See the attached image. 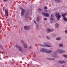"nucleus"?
<instances>
[{"label":"nucleus","mask_w":67,"mask_h":67,"mask_svg":"<svg viewBox=\"0 0 67 67\" xmlns=\"http://www.w3.org/2000/svg\"><path fill=\"white\" fill-rule=\"evenodd\" d=\"M44 45L46 47H53L52 46L51 44L46 42H45L44 43Z\"/></svg>","instance_id":"f257e3e1"},{"label":"nucleus","mask_w":67,"mask_h":67,"mask_svg":"<svg viewBox=\"0 0 67 67\" xmlns=\"http://www.w3.org/2000/svg\"><path fill=\"white\" fill-rule=\"evenodd\" d=\"M40 52H41V53H45L46 52L47 53H51L52 52V51H40Z\"/></svg>","instance_id":"f03ea898"},{"label":"nucleus","mask_w":67,"mask_h":67,"mask_svg":"<svg viewBox=\"0 0 67 67\" xmlns=\"http://www.w3.org/2000/svg\"><path fill=\"white\" fill-rule=\"evenodd\" d=\"M20 9L21 10H22V12H21V15H22V16H23L25 12L26 11H25V10L23 9L21 7L20 8Z\"/></svg>","instance_id":"7ed1b4c3"},{"label":"nucleus","mask_w":67,"mask_h":67,"mask_svg":"<svg viewBox=\"0 0 67 67\" xmlns=\"http://www.w3.org/2000/svg\"><path fill=\"white\" fill-rule=\"evenodd\" d=\"M15 47L17 48H18V49H19V51H21L22 50V48L21 46H19V45L17 44H16L15 45Z\"/></svg>","instance_id":"20e7f679"},{"label":"nucleus","mask_w":67,"mask_h":67,"mask_svg":"<svg viewBox=\"0 0 67 67\" xmlns=\"http://www.w3.org/2000/svg\"><path fill=\"white\" fill-rule=\"evenodd\" d=\"M55 15L56 16L57 18H58L57 20H59V18H60V15H59V13H58L57 14L56 13L55 14Z\"/></svg>","instance_id":"39448f33"},{"label":"nucleus","mask_w":67,"mask_h":67,"mask_svg":"<svg viewBox=\"0 0 67 67\" xmlns=\"http://www.w3.org/2000/svg\"><path fill=\"white\" fill-rule=\"evenodd\" d=\"M53 29H49L48 28L47 29V32L48 33H49L51 32H53Z\"/></svg>","instance_id":"423d86ee"},{"label":"nucleus","mask_w":67,"mask_h":67,"mask_svg":"<svg viewBox=\"0 0 67 67\" xmlns=\"http://www.w3.org/2000/svg\"><path fill=\"white\" fill-rule=\"evenodd\" d=\"M24 29L26 30H29L30 29V26H25L24 27Z\"/></svg>","instance_id":"0eeeda50"},{"label":"nucleus","mask_w":67,"mask_h":67,"mask_svg":"<svg viewBox=\"0 0 67 67\" xmlns=\"http://www.w3.org/2000/svg\"><path fill=\"white\" fill-rule=\"evenodd\" d=\"M40 18H41V17L39 16H37V19L36 21L38 23L40 22Z\"/></svg>","instance_id":"6e6552de"},{"label":"nucleus","mask_w":67,"mask_h":67,"mask_svg":"<svg viewBox=\"0 0 67 67\" xmlns=\"http://www.w3.org/2000/svg\"><path fill=\"white\" fill-rule=\"evenodd\" d=\"M29 12L27 13L26 14L25 16V18L26 20H27L29 19Z\"/></svg>","instance_id":"1a4fd4ad"},{"label":"nucleus","mask_w":67,"mask_h":67,"mask_svg":"<svg viewBox=\"0 0 67 67\" xmlns=\"http://www.w3.org/2000/svg\"><path fill=\"white\" fill-rule=\"evenodd\" d=\"M42 14L43 15L47 16V17H48L49 16V14L46 13H43Z\"/></svg>","instance_id":"9d476101"},{"label":"nucleus","mask_w":67,"mask_h":67,"mask_svg":"<svg viewBox=\"0 0 67 67\" xmlns=\"http://www.w3.org/2000/svg\"><path fill=\"white\" fill-rule=\"evenodd\" d=\"M58 52L59 53V54H62L63 53H64L65 52V51H58Z\"/></svg>","instance_id":"9b49d317"},{"label":"nucleus","mask_w":67,"mask_h":67,"mask_svg":"<svg viewBox=\"0 0 67 67\" xmlns=\"http://www.w3.org/2000/svg\"><path fill=\"white\" fill-rule=\"evenodd\" d=\"M5 13L6 16H8L9 15V13H8V12L7 10H5Z\"/></svg>","instance_id":"f8f14e48"},{"label":"nucleus","mask_w":67,"mask_h":67,"mask_svg":"<svg viewBox=\"0 0 67 67\" xmlns=\"http://www.w3.org/2000/svg\"><path fill=\"white\" fill-rule=\"evenodd\" d=\"M53 57H55V58H58V56H57V55H56V54L57 53L56 52H55L54 53H53Z\"/></svg>","instance_id":"ddd939ff"},{"label":"nucleus","mask_w":67,"mask_h":67,"mask_svg":"<svg viewBox=\"0 0 67 67\" xmlns=\"http://www.w3.org/2000/svg\"><path fill=\"white\" fill-rule=\"evenodd\" d=\"M40 51H51V50H47V49H45V48H42L40 49Z\"/></svg>","instance_id":"4468645a"},{"label":"nucleus","mask_w":67,"mask_h":67,"mask_svg":"<svg viewBox=\"0 0 67 67\" xmlns=\"http://www.w3.org/2000/svg\"><path fill=\"white\" fill-rule=\"evenodd\" d=\"M59 46L60 47H63V46H64V45L63 43H60L59 44Z\"/></svg>","instance_id":"2eb2a0df"},{"label":"nucleus","mask_w":67,"mask_h":67,"mask_svg":"<svg viewBox=\"0 0 67 67\" xmlns=\"http://www.w3.org/2000/svg\"><path fill=\"white\" fill-rule=\"evenodd\" d=\"M55 25L56 28H58L59 27V24H58V23H57L56 24H55Z\"/></svg>","instance_id":"dca6fc26"},{"label":"nucleus","mask_w":67,"mask_h":67,"mask_svg":"<svg viewBox=\"0 0 67 67\" xmlns=\"http://www.w3.org/2000/svg\"><path fill=\"white\" fill-rule=\"evenodd\" d=\"M27 44L25 43H24V47L25 48H27Z\"/></svg>","instance_id":"f3484780"},{"label":"nucleus","mask_w":67,"mask_h":67,"mask_svg":"<svg viewBox=\"0 0 67 67\" xmlns=\"http://www.w3.org/2000/svg\"><path fill=\"white\" fill-rule=\"evenodd\" d=\"M59 63L60 64H64V63H65V62L64 61H59Z\"/></svg>","instance_id":"a211bd4d"},{"label":"nucleus","mask_w":67,"mask_h":67,"mask_svg":"<svg viewBox=\"0 0 67 67\" xmlns=\"http://www.w3.org/2000/svg\"><path fill=\"white\" fill-rule=\"evenodd\" d=\"M46 37L47 39V40H51V38H50V37H49L48 36H47Z\"/></svg>","instance_id":"6ab92c4d"},{"label":"nucleus","mask_w":67,"mask_h":67,"mask_svg":"<svg viewBox=\"0 0 67 67\" xmlns=\"http://www.w3.org/2000/svg\"><path fill=\"white\" fill-rule=\"evenodd\" d=\"M56 40L57 41H60L61 40V38H60L59 37L57 38H56Z\"/></svg>","instance_id":"aec40b11"},{"label":"nucleus","mask_w":67,"mask_h":67,"mask_svg":"<svg viewBox=\"0 0 67 67\" xmlns=\"http://www.w3.org/2000/svg\"><path fill=\"white\" fill-rule=\"evenodd\" d=\"M55 1L57 3H59L60 2V0H55Z\"/></svg>","instance_id":"412c9836"},{"label":"nucleus","mask_w":67,"mask_h":67,"mask_svg":"<svg viewBox=\"0 0 67 67\" xmlns=\"http://www.w3.org/2000/svg\"><path fill=\"white\" fill-rule=\"evenodd\" d=\"M63 56L64 57H65V58H67V55H66V54H64L63 55Z\"/></svg>","instance_id":"4be33fe9"},{"label":"nucleus","mask_w":67,"mask_h":67,"mask_svg":"<svg viewBox=\"0 0 67 67\" xmlns=\"http://www.w3.org/2000/svg\"><path fill=\"white\" fill-rule=\"evenodd\" d=\"M44 8L45 9V10H47V7L46 6H44Z\"/></svg>","instance_id":"5701e85b"},{"label":"nucleus","mask_w":67,"mask_h":67,"mask_svg":"<svg viewBox=\"0 0 67 67\" xmlns=\"http://www.w3.org/2000/svg\"><path fill=\"white\" fill-rule=\"evenodd\" d=\"M21 43H22V44H25V43H24V41L23 40H21Z\"/></svg>","instance_id":"b1692460"},{"label":"nucleus","mask_w":67,"mask_h":67,"mask_svg":"<svg viewBox=\"0 0 67 67\" xmlns=\"http://www.w3.org/2000/svg\"><path fill=\"white\" fill-rule=\"evenodd\" d=\"M63 20L64 21H67V19L66 17H64L63 18Z\"/></svg>","instance_id":"393cba45"},{"label":"nucleus","mask_w":67,"mask_h":67,"mask_svg":"<svg viewBox=\"0 0 67 67\" xmlns=\"http://www.w3.org/2000/svg\"><path fill=\"white\" fill-rule=\"evenodd\" d=\"M62 16L64 18L65 17V15L64 14H62Z\"/></svg>","instance_id":"a878e982"},{"label":"nucleus","mask_w":67,"mask_h":67,"mask_svg":"<svg viewBox=\"0 0 67 67\" xmlns=\"http://www.w3.org/2000/svg\"><path fill=\"white\" fill-rule=\"evenodd\" d=\"M38 10L39 11H42V9H41V8H40L39 9H38Z\"/></svg>","instance_id":"bb28decb"},{"label":"nucleus","mask_w":67,"mask_h":67,"mask_svg":"<svg viewBox=\"0 0 67 67\" xmlns=\"http://www.w3.org/2000/svg\"><path fill=\"white\" fill-rule=\"evenodd\" d=\"M51 16L52 18H54V15H53V14H51Z\"/></svg>","instance_id":"cd10ccee"},{"label":"nucleus","mask_w":67,"mask_h":67,"mask_svg":"<svg viewBox=\"0 0 67 67\" xmlns=\"http://www.w3.org/2000/svg\"><path fill=\"white\" fill-rule=\"evenodd\" d=\"M50 19H51V20H52V21H53V20H54V19L51 17L50 18Z\"/></svg>","instance_id":"c85d7f7f"},{"label":"nucleus","mask_w":67,"mask_h":67,"mask_svg":"<svg viewBox=\"0 0 67 67\" xmlns=\"http://www.w3.org/2000/svg\"><path fill=\"white\" fill-rule=\"evenodd\" d=\"M39 45H40V46H42L43 47H44V46L43 45H42V44H39Z\"/></svg>","instance_id":"c756f323"},{"label":"nucleus","mask_w":67,"mask_h":67,"mask_svg":"<svg viewBox=\"0 0 67 67\" xmlns=\"http://www.w3.org/2000/svg\"><path fill=\"white\" fill-rule=\"evenodd\" d=\"M34 23H35L36 25H37V23H36V22L34 20Z\"/></svg>","instance_id":"7c9ffc66"},{"label":"nucleus","mask_w":67,"mask_h":67,"mask_svg":"<svg viewBox=\"0 0 67 67\" xmlns=\"http://www.w3.org/2000/svg\"><path fill=\"white\" fill-rule=\"evenodd\" d=\"M32 47L31 46H30L29 47V49H32Z\"/></svg>","instance_id":"2f4dec72"},{"label":"nucleus","mask_w":67,"mask_h":67,"mask_svg":"<svg viewBox=\"0 0 67 67\" xmlns=\"http://www.w3.org/2000/svg\"><path fill=\"white\" fill-rule=\"evenodd\" d=\"M65 33L67 34V30H65Z\"/></svg>","instance_id":"473e14b6"},{"label":"nucleus","mask_w":67,"mask_h":67,"mask_svg":"<svg viewBox=\"0 0 67 67\" xmlns=\"http://www.w3.org/2000/svg\"><path fill=\"white\" fill-rule=\"evenodd\" d=\"M54 58H51V60H54Z\"/></svg>","instance_id":"72a5a7b5"},{"label":"nucleus","mask_w":67,"mask_h":67,"mask_svg":"<svg viewBox=\"0 0 67 67\" xmlns=\"http://www.w3.org/2000/svg\"><path fill=\"white\" fill-rule=\"evenodd\" d=\"M44 21H46V20H47V18H45L44 19Z\"/></svg>","instance_id":"f704fd0d"},{"label":"nucleus","mask_w":67,"mask_h":67,"mask_svg":"<svg viewBox=\"0 0 67 67\" xmlns=\"http://www.w3.org/2000/svg\"><path fill=\"white\" fill-rule=\"evenodd\" d=\"M39 37H40V38H42V36L40 35H39L38 36Z\"/></svg>","instance_id":"c9c22d12"},{"label":"nucleus","mask_w":67,"mask_h":67,"mask_svg":"<svg viewBox=\"0 0 67 67\" xmlns=\"http://www.w3.org/2000/svg\"><path fill=\"white\" fill-rule=\"evenodd\" d=\"M47 59H48V60H51V58H47Z\"/></svg>","instance_id":"e433bc0d"},{"label":"nucleus","mask_w":67,"mask_h":67,"mask_svg":"<svg viewBox=\"0 0 67 67\" xmlns=\"http://www.w3.org/2000/svg\"><path fill=\"white\" fill-rule=\"evenodd\" d=\"M65 15H66L67 14V13H64V14Z\"/></svg>","instance_id":"4c0bfd02"},{"label":"nucleus","mask_w":67,"mask_h":67,"mask_svg":"<svg viewBox=\"0 0 67 67\" xmlns=\"http://www.w3.org/2000/svg\"><path fill=\"white\" fill-rule=\"evenodd\" d=\"M36 29L37 30H38V27H37Z\"/></svg>","instance_id":"58836bf2"},{"label":"nucleus","mask_w":67,"mask_h":67,"mask_svg":"<svg viewBox=\"0 0 67 67\" xmlns=\"http://www.w3.org/2000/svg\"><path fill=\"white\" fill-rule=\"evenodd\" d=\"M4 1H5V2H6V1H7L8 0H3Z\"/></svg>","instance_id":"ea45409f"},{"label":"nucleus","mask_w":67,"mask_h":67,"mask_svg":"<svg viewBox=\"0 0 67 67\" xmlns=\"http://www.w3.org/2000/svg\"><path fill=\"white\" fill-rule=\"evenodd\" d=\"M58 50H59V51H63V50H62V49H59Z\"/></svg>","instance_id":"a19ab883"},{"label":"nucleus","mask_w":67,"mask_h":67,"mask_svg":"<svg viewBox=\"0 0 67 67\" xmlns=\"http://www.w3.org/2000/svg\"><path fill=\"white\" fill-rule=\"evenodd\" d=\"M36 25H37V27H38V25L37 24Z\"/></svg>","instance_id":"79ce46f5"},{"label":"nucleus","mask_w":67,"mask_h":67,"mask_svg":"<svg viewBox=\"0 0 67 67\" xmlns=\"http://www.w3.org/2000/svg\"><path fill=\"white\" fill-rule=\"evenodd\" d=\"M1 29V26H0V29Z\"/></svg>","instance_id":"37998d69"},{"label":"nucleus","mask_w":67,"mask_h":67,"mask_svg":"<svg viewBox=\"0 0 67 67\" xmlns=\"http://www.w3.org/2000/svg\"><path fill=\"white\" fill-rule=\"evenodd\" d=\"M0 59H1V58H0Z\"/></svg>","instance_id":"c03bdc74"},{"label":"nucleus","mask_w":67,"mask_h":67,"mask_svg":"<svg viewBox=\"0 0 67 67\" xmlns=\"http://www.w3.org/2000/svg\"><path fill=\"white\" fill-rule=\"evenodd\" d=\"M66 27H67V26H66Z\"/></svg>","instance_id":"a18cd8bd"},{"label":"nucleus","mask_w":67,"mask_h":67,"mask_svg":"<svg viewBox=\"0 0 67 67\" xmlns=\"http://www.w3.org/2000/svg\"><path fill=\"white\" fill-rule=\"evenodd\" d=\"M27 2H26V3H27Z\"/></svg>","instance_id":"49530a36"},{"label":"nucleus","mask_w":67,"mask_h":67,"mask_svg":"<svg viewBox=\"0 0 67 67\" xmlns=\"http://www.w3.org/2000/svg\"><path fill=\"white\" fill-rule=\"evenodd\" d=\"M20 51V52H21V51Z\"/></svg>","instance_id":"de8ad7c7"}]
</instances>
